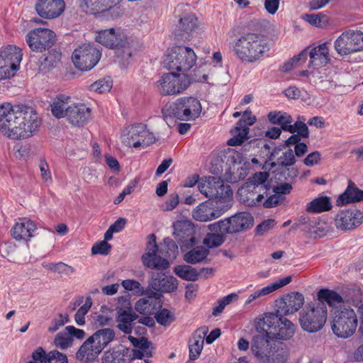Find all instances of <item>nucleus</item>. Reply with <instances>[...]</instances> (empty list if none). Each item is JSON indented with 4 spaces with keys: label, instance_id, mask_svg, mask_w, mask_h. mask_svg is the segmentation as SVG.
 <instances>
[{
    "label": "nucleus",
    "instance_id": "55",
    "mask_svg": "<svg viewBox=\"0 0 363 363\" xmlns=\"http://www.w3.org/2000/svg\"><path fill=\"white\" fill-rule=\"evenodd\" d=\"M225 241V236L219 233H208L203 239V244L208 248L221 245Z\"/></svg>",
    "mask_w": 363,
    "mask_h": 363
},
{
    "label": "nucleus",
    "instance_id": "25",
    "mask_svg": "<svg viewBox=\"0 0 363 363\" xmlns=\"http://www.w3.org/2000/svg\"><path fill=\"white\" fill-rule=\"evenodd\" d=\"M226 233L233 234L241 232L251 228L254 218L250 213L240 212L225 219Z\"/></svg>",
    "mask_w": 363,
    "mask_h": 363
},
{
    "label": "nucleus",
    "instance_id": "36",
    "mask_svg": "<svg viewBox=\"0 0 363 363\" xmlns=\"http://www.w3.org/2000/svg\"><path fill=\"white\" fill-rule=\"evenodd\" d=\"M70 101V96L65 94H58L55 97L50 104L52 114L57 118H62L67 115V108Z\"/></svg>",
    "mask_w": 363,
    "mask_h": 363
},
{
    "label": "nucleus",
    "instance_id": "53",
    "mask_svg": "<svg viewBox=\"0 0 363 363\" xmlns=\"http://www.w3.org/2000/svg\"><path fill=\"white\" fill-rule=\"evenodd\" d=\"M103 363H128V362L121 352L107 350L104 354Z\"/></svg>",
    "mask_w": 363,
    "mask_h": 363
},
{
    "label": "nucleus",
    "instance_id": "8",
    "mask_svg": "<svg viewBox=\"0 0 363 363\" xmlns=\"http://www.w3.org/2000/svg\"><path fill=\"white\" fill-rule=\"evenodd\" d=\"M101 51L99 46L87 43L79 46L73 52L72 58L75 67L82 71L91 69L99 61Z\"/></svg>",
    "mask_w": 363,
    "mask_h": 363
},
{
    "label": "nucleus",
    "instance_id": "61",
    "mask_svg": "<svg viewBox=\"0 0 363 363\" xmlns=\"http://www.w3.org/2000/svg\"><path fill=\"white\" fill-rule=\"evenodd\" d=\"M111 245L105 240L100 241L94 244L91 247L93 255H107L109 254Z\"/></svg>",
    "mask_w": 363,
    "mask_h": 363
},
{
    "label": "nucleus",
    "instance_id": "15",
    "mask_svg": "<svg viewBox=\"0 0 363 363\" xmlns=\"http://www.w3.org/2000/svg\"><path fill=\"white\" fill-rule=\"evenodd\" d=\"M148 242L146 247V252L142 256L143 264L150 269L164 270L169 267L170 263L165 258H162L157 252L160 248L157 245L156 235L150 234L148 236Z\"/></svg>",
    "mask_w": 363,
    "mask_h": 363
},
{
    "label": "nucleus",
    "instance_id": "19",
    "mask_svg": "<svg viewBox=\"0 0 363 363\" xmlns=\"http://www.w3.org/2000/svg\"><path fill=\"white\" fill-rule=\"evenodd\" d=\"M304 303V296L298 292H291L276 300L275 305L278 312L284 315L298 311Z\"/></svg>",
    "mask_w": 363,
    "mask_h": 363
},
{
    "label": "nucleus",
    "instance_id": "59",
    "mask_svg": "<svg viewBox=\"0 0 363 363\" xmlns=\"http://www.w3.org/2000/svg\"><path fill=\"white\" fill-rule=\"evenodd\" d=\"M48 269L53 271L54 272L65 275L72 274L74 272V269L72 267L69 266L63 262L50 264L48 267Z\"/></svg>",
    "mask_w": 363,
    "mask_h": 363
},
{
    "label": "nucleus",
    "instance_id": "1",
    "mask_svg": "<svg viewBox=\"0 0 363 363\" xmlns=\"http://www.w3.org/2000/svg\"><path fill=\"white\" fill-rule=\"evenodd\" d=\"M36 111L24 105L0 104V133L12 140L31 137L40 126Z\"/></svg>",
    "mask_w": 363,
    "mask_h": 363
},
{
    "label": "nucleus",
    "instance_id": "37",
    "mask_svg": "<svg viewBox=\"0 0 363 363\" xmlns=\"http://www.w3.org/2000/svg\"><path fill=\"white\" fill-rule=\"evenodd\" d=\"M120 0H82L91 13L105 12L119 4Z\"/></svg>",
    "mask_w": 363,
    "mask_h": 363
},
{
    "label": "nucleus",
    "instance_id": "57",
    "mask_svg": "<svg viewBox=\"0 0 363 363\" xmlns=\"http://www.w3.org/2000/svg\"><path fill=\"white\" fill-rule=\"evenodd\" d=\"M306 233L311 235V237L313 238H322L325 236L328 230L325 223L317 221L315 228H306Z\"/></svg>",
    "mask_w": 363,
    "mask_h": 363
},
{
    "label": "nucleus",
    "instance_id": "6",
    "mask_svg": "<svg viewBox=\"0 0 363 363\" xmlns=\"http://www.w3.org/2000/svg\"><path fill=\"white\" fill-rule=\"evenodd\" d=\"M357 316L350 308H335L332 313L331 329L338 337H351L357 327Z\"/></svg>",
    "mask_w": 363,
    "mask_h": 363
},
{
    "label": "nucleus",
    "instance_id": "28",
    "mask_svg": "<svg viewBox=\"0 0 363 363\" xmlns=\"http://www.w3.org/2000/svg\"><path fill=\"white\" fill-rule=\"evenodd\" d=\"M269 177V172H256L248 179V182L252 184L255 186V191L259 193L256 199L257 202L262 201L264 196L269 194V191L271 189V186L268 182Z\"/></svg>",
    "mask_w": 363,
    "mask_h": 363
},
{
    "label": "nucleus",
    "instance_id": "29",
    "mask_svg": "<svg viewBox=\"0 0 363 363\" xmlns=\"http://www.w3.org/2000/svg\"><path fill=\"white\" fill-rule=\"evenodd\" d=\"M233 198V191L230 186L228 184H225L220 179L217 182V186L215 188L213 192V197L211 198V201L213 203H216L217 206H220L223 208L224 211L229 208L230 205V202Z\"/></svg>",
    "mask_w": 363,
    "mask_h": 363
},
{
    "label": "nucleus",
    "instance_id": "34",
    "mask_svg": "<svg viewBox=\"0 0 363 363\" xmlns=\"http://www.w3.org/2000/svg\"><path fill=\"white\" fill-rule=\"evenodd\" d=\"M174 238L178 242L185 243L189 240H192L194 227L192 223L187 220H177L173 224Z\"/></svg>",
    "mask_w": 363,
    "mask_h": 363
},
{
    "label": "nucleus",
    "instance_id": "3",
    "mask_svg": "<svg viewBox=\"0 0 363 363\" xmlns=\"http://www.w3.org/2000/svg\"><path fill=\"white\" fill-rule=\"evenodd\" d=\"M116 338V333L110 328H101L89 337L76 354L78 360L84 363L94 361L99 354Z\"/></svg>",
    "mask_w": 363,
    "mask_h": 363
},
{
    "label": "nucleus",
    "instance_id": "16",
    "mask_svg": "<svg viewBox=\"0 0 363 363\" xmlns=\"http://www.w3.org/2000/svg\"><path fill=\"white\" fill-rule=\"evenodd\" d=\"M308 55L310 57L308 67H318L328 64L330 61L328 43L325 42L313 48H308L294 56L293 60L298 62L306 60Z\"/></svg>",
    "mask_w": 363,
    "mask_h": 363
},
{
    "label": "nucleus",
    "instance_id": "14",
    "mask_svg": "<svg viewBox=\"0 0 363 363\" xmlns=\"http://www.w3.org/2000/svg\"><path fill=\"white\" fill-rule=\"evenodd\" d=\"M55 33L48 28H38L31 30L26 36V41L30 50L42 52L52 48L55 42Z\"/></svg>",
    "mask_w": 363,
    "mask_h": 363
},
{
    "label": "nucleus",
    "instance_id": "33",
    "mask_svg": "<svg viewBox=\"0 0 363 363\" xmlns=\"http://www.w3.org/2000/svg\"><path fill=\"white\" fill-rule=\"evenodd\" d=\"M362 201L363 191L359 189L352 181H349L347 189L339 196L336 202L337 206H345Z\"/></svg>",
    "mask_w": 363,
    "mask_h": 363
},
{
    "label": "nucleus",
    "instance_id": "22",
    "mask_svg": "<svg viewBox=\"0 0 363 363\" xmlns=\"http://www.w3.org/2000/svg\"><path fill=\"white\" fill-rule=\"evenodd\" d=\"M65 8L64 0H38L35 6L37 13L46 19L57 18L62 13Z\"/></svg>",
    "mask_w": 363,
    "mask_h": 363
},
{
    "label": "nucleus",
    "instance_id": "45",
    "mask_svg": "<svg viewBox=\"0 0 363 363\" xmlns=\"http://www.w3.org/2000/svg\"><path fill=\"white\" fill-rule=\"evenodd\" d=\"M267 118L270 123L280 125L281 128L284 131H286V128L293 122L292 117L282 111H271L268 113Z\"/></svg>",
    "mask_w": 363,
    "mask_h": 363
},
{
    "label": "nucleus",
    "instance_id": "46",
    "mask_svg": "<svg viewBox=\"0 0 363 363\" xmlns=\"http://www.w3.org/2000/svg\"><path fill=\"white\" fill-rule=\"evenodd\" d=\"M218 179L214 177H205L202 179L198 184L199 191L203 194L206 197L208 198V201H211V198L213 197V192L215 188L217 186V182Z\"/></svg>",
    "mask_w": 363,
    "mask_h": 363
},
{
    "label": "nucleus",
    "instance_id": "64",
    "mask_svg": "<svg viewBox=\"0 0 363 363\" xmlns=\"http://www.w3.org/2000/svg\"><path fill=\"white\" fill-rule=\"evenodd\" d=\"M121 284L125 290L133 291L140 294L144 293L143 288L138 281L133 279H125L122 281Z\"/></svg>",
    "mask_w": 363,
    "mask_h": 363
},
{
    "label": "nucleus",
    "instance_id": "35",
    "mask_svg": "<svg viewBox=\"0 0 363 363\" xmlns=\"http://www.w3.org/2000/svg\"><path fill=\"white\" fill-rule=\"evenodd\" d=\"M36 230L35 223L27 220L21 223H16L11 230V235L16 240H28Z\"/></svg>",
    "mask_w": 363,
    "mask_h": 363
},
{
    "label": "nucleus",
    "instance_id": "9",
    "mask_svg": "<svg viewBox=\"0 0 363 363\" xmlns=\"http://www.w3.org/2000/svg\"><path fill=\"white\" fill-rule=\"evenodd\" d=\"M20 48L9 45L0 50V79L10 78L18 69L22 60Z\"/></svg>",
    "mask_w": 363,
    "mask_h": 363
},
{
    "label": "nucleus",
    "instance_id": "13",
    "mask_svg": "<svg viewBox=\"0 0 363 363\" xmlns=\"http://www.w3.org/2000/svg\"><path fill=\"white\" fill-rule=\"evenodd\" d=\"M334 47L340 55L363 50V32L357 30L343 32L334 42Z\"/></svg>",
    "mask_w": 363,
    "mask_h": 363
},
{
    "label": "nucleus",
    "instance_id": "12",
    "mask_svg": "<svg viewBox=\"0 0 363 363\" xmlns=\"http://www.w3.org/2000/svg\"><path fill=\"white\" fill-rule=\"evenodd\" d=\"M156 141L157 138L153 133L150 132L147 125L143 123L135 124L129 127L124 138L126 145L140 150L145 149Z\"/></svg>",
    "mask_w": 363,
    "mask_h": 363
},
{
    "label": "nucleus",
    "instance_id": "5",
    "mask_svg": "<svg viewBox=\"0 0 363 363\" xmlns=\"http://www.w3.org/2000/svg\"><path fill=\"white\" fill-rule=\"evenodd\" d=\"M328 311L323 303H311L305 306L299 315L301 328L308 333H316L325 325Z\"/></svg>",
    "mask_w": 363,
    "mask_h": 363
},
{
    "label": "nucleus",
    "instance_id": "32",
    "mask_svg": "<svg viewBox=\"0 0 363 363\" xmlns=\"http://www.w3.org/2000/svg\"><path fill=\"white\" fill-rule=\"evenodd\" d=\"M117 313L118 328L125 334H130L135 324L134 321L139 318L138 315L133 311L131 308L128 309L119 308Z\"/></svg>",
    "mask_w": 363,
    "mask_h": 363
},
{
    "label": "nucleus",
    "instance_id": "7",
    "mask_svg": "<svg viewBox=\"0 0 363 363\" xmlns=\"http://www.w3.org/2000/svg\"><path fill=\"white\" fill-rule=\"evenodd\" d=\"M194 51L185 46L173 47L163 60L164 67L169 70L188 71L196 63Z\"/></svg>",
    "mask_w": 363,
    "mask_h": 363
},
{
    "label": "nucleus",
    "instance_id": "20",
    "mask_svg": "<svg viewBox=\"0 0 363 363\" xmlns=\"http://www.w3.org/2000/svg\"><path fill=\"white\" fill-rule=\"evenodd\" d=\"M175 16L178 18V30L184 33L192 35L199 28V22L197 17L191 12H186V6L179 4L175 9Z\"/></svg>",
    "mask_w": 363,
    "mask_h": 363
},
{
    "label": "nucleus",
    "instance_id": "2",
    "mask_svg": "<svg viewBox=\"0 0 363 363\" xmlns=\"http://www.w3.org/2000/svg\"><path fill=\"white\" fill-rule=\"evenodd\" d=\"M96 40L106 48L116 50L118 62L123 66L129 64L135 42L120 28H109L98 32Z\"/></svg>",
    "mask_w": 363,
    "mask_h": 363
},
{
    "label": "nucleus",
    "instance_id": "42",
    "mask_svg": "<svg viewBox=\"0 0 363 363\" xmlns=\"http://www.w3.org/2000/svg\"><path fill=\"white\" fill-rule=\"evenodd\" d=\"M332 208L331 199L327 196H319L308 203L306 211L310 213H319Z\"/></svg>",
    "mask_w": 363,
    "mask_h": 363
},
{
    "label": "nucleus",
    "instance_id": "63",
    "mask_svg": "<svg viewBox=\"0 0 363 363\" xmlns=\"http://www.w3.org/2000/svg\"><path fill=\"white\" fill-rule=\"evenodd\" d=\"M46 360L45 363H68L67 356L57 350L50 351Z\"/></svg>",
    "mask_w": 363,
    "mask_h": 363
},
{
    "label": "nucleus",
    "instance_id": "41",
    "mask_svg": "<svg viewBox=\"0 0 363 363\" xmlns=\"http://www.w3.org/2000/svg\"><path fill=\"white\" fill-rule=\"evenodd\" d=\"M283 315H284L278 312L277 308L276 313H268L264 314L262 320H261L263 325V333H267L269 335H272L273 336L272 332H277V326Z\"/></svg>",
    "mask_w": 363,
    "mask_h": 363
},
{
    "label": "nucleus",
    "instance_id": "30",
    "mask_svg": "<svg viewBox=\"0 0 363 363\" xmlns=\"http://www.w3.org/2000/svg\"><path fill=\"white\" fill-rule=\"evenodd\" d=\"M208 332V327L203 326L194 333L189 344L190 360L194 361L199 358L203 347V339Z\"/></svg>",
    "mask_w": 363,
    "mask_h": 363
},
{
    "label": "nucleus",
    "instance_id": "38",
    "mask_svg": "<svg viewBox=\"0 0 363 363\" xmlns=\"http://www.w3.org/2000/svg\"><path fill=\"white\" fill-rule=\"evenodd\" d=\"M209 250L204 246H196L184 255V260L189 264H196L204 262L207 263Z\"/></svg>",
    "mask_w": 363,
    "mask_h": 363
},
{
    "label": "nucleus",
    "instance_id": "43",
    "mask_svg": "<svg viewBox=\"0 0 363 363\" xmlns=\"http://www.w3.org/2000/svg\"><path fill=\"white\" fill-rule=\"evenodd\" d=\"M158 255L166 260H173L178 254V246L176 242L169 238H166L163 240V243L160 245Z\"/></svg>",
    "mask_w": 363,
    "mask_h": 363
},
{
    "label": "nucleus",
    "instance_id": "49",
    "mask_svg": "<svg viewBox=\"0 0 363 363\" xmlns=\"http://www.w3.org/2000/svg\"><path fill=\"white\" fill-rule=\"evenodd\" d=\"M108 311V308L106 306L101 307V313H94L91 315V323L96 328H103L106 325H108L111 320V318L106 313Z\"/></svg>",
    "mask_w": 363,
    "mask_h": 363
},
{
    "label": "nucleus",
    "instance_id": "4",
    "mask_svg": "<svg viewBox=\"0 0 363 363\" xmlns=\"http://www.w3.org/2000/svg\"><path fill=\"white\" fill-rule=\"evenodd\" d=\"M234 50L242 61L254 62L259 60L269 50V48L263 36L257 33H247L235 42Z\"/></svg>",
    "mask_w": 363,
    "mask_h": 363
},
{
    "label": "nucleus",
    "instance_id": "31",
    "mask_svg": "<svg viewBox=\"0 0 363 363\" xmlns=\"http://www.w3.org/2000/svg\"><path fill=\"white\" fill-rule=\"evenodd\" d=\"M230 162L224 174L225 180L230 183H237L243 180L248 174L246 163L242 164V160H230Z\"/></svg>",
    "mask_w": 363,
    "mask_h": 363
},
{
    "label": "nucleus",
    "instance_id": "54",
    "mask_svg": "<svg viewBox=\"0 0 363 363\" xmlns=\"http://www.w3.org/2000/svg\"><path fill=\"white\" fill-rule=\"evenodd\" d=\"M112 87V82L109 78L108 79H101L94 83L91 84L89 86L91 91L103 94L108 92L111 90Z\"/></svg>",
    "mask_w": 363,
    "mask_h": 363
},
{
    "label": "nucleus",
    "instance_id": "21",
    "mask_svg": "<svg viewBox=\"0 0 363 363\" xmlns=\"http://www.w3.org/2000/svg\"><path fill=\"white\" fill-rule=\"evenodd\" d=\"M149 286L161 293H170L177 290V279L172 275L164 272H152Z\"/></svg>",
    "mask_w": 363,
    "mask_h": 363
},
{
    "label": "nucleus",
    "instance_id": "11",
    "mask_svg": "<svg viewBox=\"0 0 363 363\" xmlns=\"http://www.w3.org/2000/svg\"><path fill=\"white\" fill-rule=\"evenodd\" d=\"M189 84L190 80L186 75L170 72L164 74L155 83V87L161 95L169 96L183 92Z\"/></svg>",
    "mask_w": 363,
    "mask_h": 363
},
{
    "label": "nucleus",
    "instance_id": "62",
    "mask_svg": "<svg viewBox=\"0 0 363 363\" xmlns=\"http://www.w3.org/2000/svg\"><path fill=\"white\" fill-rule=\"evenodd\" d=\"M269 194L267 196V199L263 203L264 207L270 208L281 203L284 199V196L278 195L275 193L272 194V190L269 191Z\"/></svg>",
    "mask_w": 363,
    "mask_h": 363
},
{
    "label": "nucleus",
    "instance_id": "17",
    "mask_svg": "<svg viewBox=\"0 0 363 363\" xmlns=\"http://www.w3.org/2000/svg\"><path fill=\"white\" fill-rule=\"evenodd\" d=\"M251 111L246 110L242 117L238 121L236 126L230 130L233 137L229 139L227 144L230 146L240 145L245 140H247L249 126L253 125L256 121V117L251 116Z\"/></svg>",
    "mask_w": 363,
    "mask_h": 363
},
{
    "label": "nucleus",
    "instance_id": "60",
    "mask_svg": "<svg viewBox=\"0 0 363 363\" xmlns=\"http://www.w3.org/2000/svg\"><path fill=\"white\" fill-rule=\"evenodd\" d=\"M69 321V315L67 314L60 313L58 318L52 320L48 330L51 333L56 332L61 327L64 326Z\"/></svg>",
    "mask_w": 363,
    "mask_h": 363
},
{
    "label": "nucleus",
    "instance_id": "52",
    "mask_svg": "<svg viewBox=\"0 0 363 363\" xmlns=\"http://www.w3.org/2000/svg\"><path fill=\"white\" fill-rule=\"evenodd\" d=\"M156 321L163 326H169L175 320L173 313L167 308L160 310L155 315Z\"/></svg>",
    "mask_w": 363,
    "mask_h": 363
},
{
    "label": "nucleus",
    "instance_id": "18",
    "mask_svg": "<svg viewBox=\"0 0 363 363\" xmlns=\"http://www.w3.org/2000/svg\"><path fill=\"white\" fill-rule=\"evenodd\" d=\"M363 223V212L358 209L340 211L335 216V225L343 231L352 230Z\"/></svg>",
    "mask_w": 363,
    "mask_h": 363
},
{
    "label": "nucleus",
    "instance_id": "51",
    "mask_svg": "<svg viewBox=\"0 0 363 363\" xmlns=\"http://www.w3.org/2000/svg\"><path fill=\"white\" fill-rule=\"evenodd\" d=\"M92 306V299L91 296L86 297L85 303L78 309L74 315V320L79 325L85 323V315L88 313Z\"/></svg>",
    "mask_w": 363,
    "mask_h": 363
},
{
    "label": "nucleus",
    "instance_id": "23",
    "mask_svg": "<svg viewBox=\"0 0 363 363\" xmlns=\"http://www.w3.org/2000/svg\"><path fill=\"white\" fill-rule=\"evenodd\" d=\"M274 338L267 333H259L253 337L251 342V350L257 363H260L266 354L276 345Z\"/></svg>",
    "mask_w": 363,
    "mask_h": 363
},
{
    "label": "nucleus",
    "instance_id": "44",
    "mask_svg": "<svg viewBox=\"0 0 363 363\" xmlns=\"http://www.w3.org/2000/svg\"><path fill=\"white\" fill-rule=\"evenodd\" d=\"M288 359V352L286 349L277 347L276 345L270 349L269 352L260 363H285Z\"/></svg>",
    "mask_w": 363,
    "mask_h": 363
},
{
    "label": "nucleus",
    "instance_id": "47",
    "mask_svg": "<svg viewBox=\"0 0 363 363\" xmlns=\"http://www.w3.org/2000/svg\"><path fill=\"white\" fill-rule=\"evenodd\" d=\"M174 273L182 279L194 281L199 279L200 272L190 265H179L174 267Z\"/></svg>",
    "mask_w": 363,
    "mask_h": 363
},
{
    "label": "nucleus",
    "instance_id": "40",
    "mask_svg": "<svg viewBox=\"0 0 363 363\" xmlns=\"http://www.w3.org/2000/svg\"><path fill=\"white\" fill-rule=\"evenodd\" d=\"M295 330L294 323L283 315L277 326V332H272L273 337L279 340H289L294 335Z\"/></svg>",
    "mask_w": 363,
    "mask_h": 363
},
{
    "label": "nucleus",
    "instance_id": "48",
    "mask_svg": "<svg viewBox=\"0 0 363 363\" xmlns=\"http://www.w3.org/2000/svg\"><path fill=\"white\" fill-rule=\"evenodd\" d=\"M160 295L157 292L151 291L148 298L139 299L135 305V309L141 314L147 315L151 313L152 309V297L158 298Z\"/></svg>",
    "mask_w": 363,
    "mask_h": 363
},
{
    "label": "nucleus",
    "instance_id": "50",
    "mask_svg": "<svg viewBox=\"0 0 363 363\" xmlns=\"http://www.w3.org/2000/svg\"><path fill=\"white\" fill-rule=\"evenodd\" d=\"M73 340L65 330L58 333L54 339L55 345L60 350H66L72 347Z\"/></svg>",
    "mask_w": 363,
    "mask_h": 363
},
{
    "label": "nucleus",
    "instance_id": "27",
    "mask_svg": "<svg viewBox=\"0 0 363 363\" xmlns=\"http://www.w3.org/2000/svg\"><path fill=\"white\" fill-rule=\"evenodd\" d=\"M296 160H281L280 163H275L272 160H265L263 169H269L276 174V179L282 182L289 180V177L296 176V171L294 168L290 170V167L295 164Z\"/></svg>",
    "mask_w": 363,
    "mask_h": 363
},
{
    "label": "nucleus",
    "instance_id": "10",
    "mask_svg": "<svg viewBox=\"0 0 363 363\" xmlns=\"http://www.w3.org/2000/svg\"><path fill=\"white\" fill-rule=\"evenodd\" d=\"M170 111L180 121H194L200 116L202 106L196 98L182 97L170 106Z\"/></svg>",
    "mask_w": 363,
    "mask_h": 363
},
{
    "label": "nucleus",
    "instance_id": "56",
    "mask_svg": "<svg viewBox=\"0 0 363 363\" xmlns=\"http://www.w3.org/2000/svg\"><path fill=\"white\" fill-rule=\"evenodd\" d=\"M286 131L291 133H297L302 138L308 137V128L306 123L303 121H296L294 125L291 123L287 127Z\"/></svg>",
    "mask_w": 363,
    "mask_h": 363
},
{
    "label": "nucleus",
    "instance_id": "26",
    "mask_svg": "<svg viewBox=\"0 0 363 363\" xmlns=\"http://www.w3.org/2000/svg\"><path fill=\"white\" fill-rule=\"evenodd\" d=\"M65 117L72 125L83 126L91 118V109L84 104H73L67 108Z\"/></svg>",
    "mask_w": 363,
    "mask_h": 363
},
{
    "label": "nucleus",
    "instance_id": "24",
    "mask_svg": "<svg viewBox=\"0 0 363 363\" xmlns=\"http://www.w3.org/2000/svg\"><path fill=\"white\" fill-rule=\"evenodd\" d=\"M224 210L220 206H215L212 201L200 203L193 211L194 219L200 222H208L222 216Z\"/></svg>",
    "mask_w": 363,
    "mask_h": 363
},
{
    "label": "nucleus",
    "instance_id": "58",
    "mask_svg": "<svg viewBox=\"0 0 363 363\" xmlns=\"http://www.w3.org/2000/svg\"><path fill=\"white\" fill-rule=\"evenodd\" d=\"M61 60V52L57 50H52L48 52L42 63L45 67H55Z\"/></svg>",
    "mask_w": 363,
    "mask_h": 363
},
{
    "label": "nucleus",
    "instance_id": "39",
    "mask_svg": "<svg viewBox=\"0 0 363 363\" xmlns=\"http://www.w3.org/2000/svg\"><path fill=\"white\" fill-rule=\"evenodd\" d=\"M317 296L318 301L317 303H327L330 307L336 308L344 303L343 298L338 293L330 289H320L318 292Z\"/></svg>",
    "mask_w": 363,
    "mask_h": 363
}]
</instances>
